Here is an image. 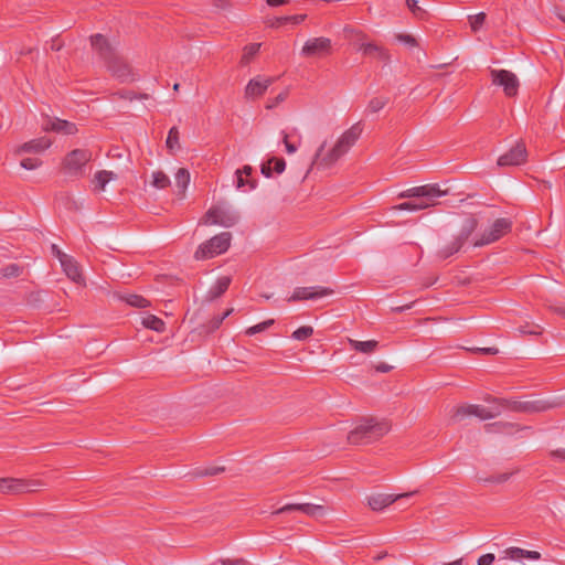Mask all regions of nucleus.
Returning <instances> with one entry per match:
<instances>
[{
    "label": "nucleus",
    "mask_w": 565,
    "mask_h": 565,
    "mask_svg": "<svg viewBox=\"0 0 565 565\" xmlns=\"http://www.w3.org/2000/svg\"><path fill=\"white\" fill-rule=\"evenodd\" d=\"M361 134L360 124H354L338 138L332 147L327 148L326 142L321 143L315 154L313 163L323 168L332 167L355 145Z\"/></svg>",
    "instance_id": "obj_1"
},
{
    "label": "nucleus",
    "mask_w": 565,
    "mask_h": 565,
    "mask_svg": "<svg viewBox=\"0 0 565 565\" xmlns=\"http://www.w3.org/2000/svg\"><path fill=\"white\" fill-rule=\"evenodd\" d=\"M391 430V425L385 420L364 418L348 434V441L352 445L371 444Z\"/></svg>",
    "instance_id": "obj_2"
},
{
    "label": "nucleus",
    "mask_w": 565,
    "mask_h": 565,
    "mask_svg": "<svg viewBox=\"0 0 565 565\" xmlns=\"http://www.w3.org/2000/svg\"><path fill=\"white\" fill-rule=\"evenodd\" d=\"M507 406L508 402L503 399H495L492 405L488 407L478 404H463L455 408L452 418L458 422L471 416L482 420L491 419L500 415L502 408Z\"/></svg>",
    "instance_id": "obj_3"
},
{
    "label": "nucleus",
    "mask_w": 565,
    "mask_h": 565,
    "mask_svg": "<svg viewBox=\"0 0 565 565\" xmlns=\"http://www.w3.org/2000/svg\"><path fill=\"white\" fill-rule=\"evenodd\" d=\"M232 235L228 232L220 233L202 243L194 253L198 260L213 258L225 253L231 245Z\"/></svg>",
    "instance_id": "obj_4"
},
{
    "label": "nucleus",
    "mask_w": 565,
    "mask_h": 565,
    "mask_svg": "<svg viewBox=\"0 0 565 565\" xmlns=\"http://www.w3.org/2000/svg\"><path fill=\"white\" fill-rule=\"evenodd\" d=\"M237 220L238 216L227 205L215 204L206 211L200 224L231 227Z\"/></svg>",
    "instance_id": "obj_5"
},
{
    "label": "nucleus",
    "mask_w": 565,
    "mask_h": 565,
    "mask_svg": "<svg viewBox=\"0 0 565 565\" xmlns=\"http://www.w3.org/2000/svg\"><path fill=\"white\" fill-rule=\"evenodd\" d=\"M44 483L38 479L0 478V493L20 494L34 492Z\"/></svg>",
    "instance_id": "obj_6"
},
{
    "label": "nucleus",
    "mask_w": 565,
    "mask_h": 565,
    "mask_svg": "<svg viewBox=\"0 0 565 565\" xmlns=\"http://www.w3.org/2000/svg\"><path fill=\"white\" fill-rule=\"evenodd\" d=\"M476 228L477 220L473 217L466 218L459 234L440 249L441 257L447 258L459 252Z\"/></svg>",
    "instance_id": "obj_7"
},
{
    "label": "nucleus",
    "mask_w": 565,
    "mask_h": 565,
    "mask_svg": "<svg viewBox=\"0 0 565 565\" xmlns=\"http://www.w3.org/2000/svg\"><path fill=\"white\" fill-rule=\"evenodd\" d=\"M333 50L332 41L329 38L319 36L308 39L300 54L308 58H323L331 55Z\"/></svg>",
    "instance_id": "obj_8"
},
{
    "label": "nucleus",
    "mask_w": 565,
    "mask_h": 565,
    "mask_svg": "<svg viewBox=\"0 0 565 565\" xmlns=\"http://www.w3.org/2000/svg\"><path fill=\"white\" fill-rule=\"evenodd\" d=\"M491 82L503 88L505 96L514 97L519 90V79L514 73L508 70H490Z\"/></svg>",
    "instance_id": "obj_9"
},
{
    "label": "nucleus",
    "mask_w": 565,
    "mask_h": 565,
    "mask_svg": "<svg viewBox=\"0 0 565 565\" xmlns=\"http://www.w3.org/2000/svg\"><path fill=\"white\" fill-rule=\"evenodd\" d=\"M92 160V152L87 149H75L66 154L63 168L71 175L83 173L85 166Z\"/></svg>",
    "instance_id": "obj_10"
},
{
    "label": "nucleus",
    "mask_w": 565,
    "mask_h": 565,
    "mask_svg": "<svg viewBox=\"0 0 565 565\" xmlns=\"http://www.w3.org/2000/svg\"><path fill=\"white\" fill-rule=\"evenodd\" d=\"M512 223L508 218L495 220L490 227L483 232L481 238L475 242V246L491 244L511 231Z\"/></svg>",
    "instance_id": "obj_11"
},
{
    "label": "nucleus",
    "mask_w": 565,
    "mask_h": 565,
    "mask_svg": "<svg viewBox=\"0 0 565 565\" xmlns=\"http://www.w3.org/2000/svg\"><path fill=\"white\" fill-rule=\"evenodd\" d=\"M292 511H299L311 518H322L324 516L329 509L322 504H313V503H288L284 507L277 509L273 514H281Z\"/></svg>",
    "instance_id": "obj_12"
},
{
    "label": "nucleus",
    "mask_w": 565,
    "mask_h": 565,
    "mask_svg": "<svg viewBox=\"0 0 565 565\" xmlns=\"http://www.w3.org/2000/svg\"><path fill=\"white\" fill-rule=\"evenodd\" d=\"M527 151L522 141L516 142L508 152L498 158L497 164L499 167H515L526 162Z\"/></svg>",
    "instance_id": "obj_13"
},
{
    "label": "nucleus",
    "mask_w": 565,
    "mask_h": 565,
    "mask_svg": "<svg viewBox=\"0 0 565 565\" xmlns=\"http://www.w3.org/2000/svg\"><path fill=\"white\" fill-rule=\"evenodd\" d=\"M332 294L333 289L322 286L297 287L287 301L295 302L301 300H313Z\"/></svg>",
    "instance_id": "obj_14"
},
{
    "label": "nucleus",
    "mask_w": 565,
    "mask_h": 565,
    "mask_svg": "<svg viewBox=\"0 0 565 565\" xmlns=\"http://www.w3.org/2000/svg\"><path fill=\"white\" fill-rule=\"evenodd\" d=\"M446 192L441 191L437 184H425L419 186H414L411 189H407L398 194V198L405 199V198H440L445 195Z\"/></svg>",
    "instance_id": "obj_15"
},
{
    "label": "nucleus",
    "mask_w": 565,
    "mask_h": 565,
    "mask_svg": "<svg viewBox=\"0 0 565 565\" xmlns=\"http://www.w3.org/2000/svg\"><path fill=\"white\" fill-rule=\"evenodd\" d=\"M90 43L93 50L105 62V64L111 62L115 57H117L115 49L111 46V44L104 35L95 34L90 36Z\"/></svg>",
    "instance_id": "obj_16"
},
{
    "label": "nucleus",
    "mask_w": 565,
    "mask_h": 565,
    "mask_svg": "<svg viewBox=\"0 0 565 565\" xmlns=\"http://www.w3.org/2000/svg\"><path fill=\"white\" fill-rule=\"evenodd\" d=\"M415 492L402 494L376 493L367 498V504L373 511H382L401 498L413 495Z\"/></svg>",
    "instance_id": "obj_17"
},
{
    "label": "nucleus",
    "mask_w": 565,
    "mask_h": 565,
    "mask_svg": "<svg viewBox=\"0 0 565 565\" xmlns=\"http://www.w3.org/2000/svg\"><path fill=\"white\" fill-rule=\"evenodd\" d=\"M108 71L121 82L132 81L130 67L118 56L106 64Z\"/></svg>",
    "instance_id": "obj_18"
},
{
    "label": "nucleus",
    "mask_w": 565,
    "mask_h": 565,
    "mask_svg": "<svg viewBox=\"0 0 565 565\" xmlns=\"http://www.w3.org/2000/svg\"><path fill=\"white\" fill-rule=\"evenodd\" d=\"M61 266L65 275L76 284H83L84 278L82 275L78 263L72 256H63Z\"/></svg>",
    "instance_id": "obj_19"
},
{
    "label": "nucleus",
    "mask_w": 565,
    "mask_h": 565,
    "mask_svg": "<svg viewBox=\"0 0 565 565\" xmlns=\"http://www.w3.org/2000/svg\"><path fill=\"white\" fill-rule=\"evenodd\" d=\"M359 52L364 56L374 57L383 62H387L390 60L388 52L383 46L372 41L361 43Z\"/></svg>",
    "instance_id": "obj_20"
},
{
    "label": "nucleus",
    "mask_w": 565,
    "mask_h": 565,
    "mask_svg": "<svg viewBox=\"0 0 565 565\" xmlns=\"http://www.w3.org/2000/svg\"><path fill=\"white\" fill-rule=\"evenodd\" d=\"M52 145V141L46 137H40L28 142H24L17 150V153L21 154L23 152L31 153H41L49 149Z\"/></svg>",
    "instance_id": "obj_21"
},
{
    "label": "nucleus",
    "mask_w": 565,
    "mask_h": 565,
    "mask_svg": "<svg viewBox=\"0 0 565 565\" xmlns=\"http://www.w3.org/2000/svg\"><path fill=\"white\" fill-rule=\"evenodd\" d=\"M271 79L269 78H253L248 82L246 88H245V95L248 98H256L262 96L268 86L270 85Z\"/></svg>",
    "instance_id": "obj_22"
},
{
    "label": "nucleus",
    "mask_w": 565,
    "mask_h": 565,
    "mask_svg": "<svg viewBox=\"0 0 565 565\" xmlns=\"http://www.w3.org/2000/svg\"><path fill=\"white\" fill-rule=\"evenodd\" d=\"M503 558L520 561L522 558H527L531 561H539L541 558V554L536 551H527L521 547H508L503 551Z\"/></svg>",
    "instance_id": "obj_23"
},
{
    "label": "nucleus",
    "mask_w": 565,
    "mask_h": 565,
    "mask_svg": "<svg viewBox=\"0 0 565 565\" xmlns=\"http://www.w3.org/2000/svg\"><path fill=\"white\" fill-rule=\"evenodd\" d=\"M552 405L548 402L535 399V401H525V402H515L513 403L512 408L521 412H543L551 408Z\"/></svg>",
    "instance_id": "obj_24"
},
{
    "label": "nucleus",
    "mask_w": 565,
    "mask_h": 565,
    "mask_svg": "<svg viewBox=\"0 0 565 565\" xmlns=\"http://www.w3.org/2000/svg\"><path fill=\"white\" fill-rule=\"evenodd\" d=\"M286 169V161L282 158L271 157L262 164L260 171L266 178H270L273 171L280 174Z\"/></svg>",
    "instance_id": "obj_25"
},
{
    "label": "nucleus",
    "mask_w": 565,
    "mask_h": 565,
    "mask_svg": "<svg viewBox=\"0 0 565 565\" xmlns=\"http://www.w3.org/2000/svg\"><path fill=\"white\" fill-rule=\"evenodd\" d=\"M51 130L63 135H75L78 129L74 122L55 118L50 122Z\"/></svg>",
    "instance_id": "obj_26"
},
{
    "label": "nucleus",
    "mask_w": 565,
    "mask_h": 565,
    "mask_svg": "<svg viewBox=\"0 0 565 565\" xmlns=\"http://www.w3.org/2000/svg\"><path fill=\"white\" fill-rule=\"evenodd\" d=\"M348 342L351 349L364 354H371L375 352L379 347V342L376 340L358 341L354 339H348Z\"/></svg>",
    "instance_id": "obj_27"
},
{
    "label": "nucleus",
    "mask_w": 565,
    "mask_h": 565,
    "mask_svg": "<svg viewBox=\"0 0 565 565\" xmlns=\"http://www.w3.org/2000/svg\"><path fill=\"white\" fill-rule=\"evenodd\" d=\"M343 32L345 39L349 40L358 51L359 47L361 46V43L369 42L367 35L361 30L351 26H345Z\"/></svg>",
    "instance_id": "obj_28"
},
{
    "label": "nucleus",
    "mask_w": 565,
    "mask_h": 565,
    "mask_svg": "<svg viewBox=\"0 0 565 565\" xmlns=\"http://www.w3.org/2000/svg\"><path fill=\"white\" fill-rule=\"evenodd\" d=\"M306 18H307L306 14H295V15L279 17V18H274V19L268 20L267 24L270 28H279V26H281L284 24H287V23L300 24L301 22H303L306 20Z\"/></svg>",
    "instance_id": "obj_29"
},
{
    "label": "nucleus",
    "mask_w": 565,
    "mask_h": 565,
    "mask_svg": "<svg viewBox=\"0 0 565 565\" xmlns=\"http://www.w3.org/2000/svg\"><path fill=\"white\" fill-rule=\"evenodd\" d=\"M116 178L117 175L113 171L102 170L96 172L94 175L95 190L104 191L107 183Z\"/></svg>",
    "instance_id": "obj_30"
},
{
    "label": "nucleus",
    "mask_w": 565,
    "mask_h": 565,
    "mask_svg": "<svg viewBox=\"0 0 565 565\" xmlns=\"http://www.w3.org/2000/svg\"><path fill=\"white\" fill-rule=\"evenodd\" d=\"M231 285V278L228 276L220 277L210 289L212 298L222 296Z\"/></svg>",
    "instance_id": "obj_31"
},
{
    "label": "nucleus",
    "mask_w": 565,
    "mask_h": 565,
    "mask_svg": "<svg viewBox=\"0 0 565 565\" xmlns=\"http://www.w3.org/2000/svg\"><path fill=\"white\" fill-rule=\"evenodd\" d=\"M166 146L170 153H175L180 149V131L177 127L170 128L166 140Z\"/></svg>",
    "instance_id": "obj_32"
},
{
    "label": "nucleus",
    "mask_w": 565,
    "mask_h": 565,
    "mask_svg": "<svg viewBox=\"0 0 565 565\" xmlns=\"http://www.w3.org/2000/svg\"><path fill=\"white\" fill-rule=\"evenodd\" d=\"M141 323L145 328L157 332H162L164 331L166 328V323L163 322V320L153 315H148L143 317Z\"/></svg>",
    "instance_id": "obj_33"
},
{
    "label": "nucleus",
    "mask_w": 565,
    "mask_h": 565,
    "mask_svg": "<svg viewBox=\"0 0 565 565\" xmlns=\"http://www.w3.org/2000/svg\"><path fill=\"white\" fill-rule=\"evenodd\" d=\"M513 472H501L490 477H479L478 481L483 484H501L507 482Z\"/></svg>",
    "instance_id": "obj_34"
},
{
    "label": "nucleus",
    "mask_w": 565,
    "mask_h": 565,
    "mask_svg": "<svg viewBox=\"0 0 565 565\" xmlns=\"http://www.w3.org/2000/svg\"><path fill=\"white\" fill-rule=\"evenodd\" d=\"M174 180L177 186L183 192L190 183V172L184 168H180L174 175Z\"/></svg>",
    "instance_id": "obj_35"
},
{
    "label": "nucleus",
    "mask_w": 565,
    "mask_h": 565,
    "mask_svg": "<svg viewBox=\"0 0 565 565\" xmlns=\"http://www.w3.org/2000/svg\"><path fill=\"white\" fill-rule=\"evenodd\" d=\"M122 300L127 305H129L131 307H136V308H146L149 306V301L139 295L129 294V295L124 296Z\"/></svg>",
    "instance_id": "obj_36"
},
{
    "label": "nucleus",
    "mask_w": 565,
    "mask_h": 565,
    "mask_svg": "<svg viewBox=\"0 0 565 565\" xmlns=\"http://www.w3.org/2000/svg\"><path fill=\"white\" fill-rule=\"evenodd\" d=\"M388 103V98L384 96H377L370 99L367 104V110L372 114L379 113L382 110L386 104Z\"/></svg>",
    "instance_id": "obj_37"
},
{
    "label": "nucleus",
    "mask_w": 565,
    "mask_h": 565,
    "mask_svg": "<svg viewBox=\"0 0 565 565\" xmlns=\"http://www.w3.org/2000/svg\"><path fill=\"white\" fill-rule=\"evenodd\" d=\"M170 184L169 177L162 171L153 172L152 174V185L158 189H166Z\"/></svg>",
    "instance_id": "obj_38"
},
{
    "label": "nucleus",
    "mask_w": 565,
    "mask_h": 565,
    "mask_svg": "<svg viewBox=\"0 0 565 565\" xmlns=\"http://www.w3.org/2000/svg\"><path fill=\"white\" fill-rule=\"evenodd\" d=\"M313 334V328L310 326H302L295 330L291 338L297 341H305Z\"/></svg>",
    "instance_id": "obj_39"
},
{
    "label": "nucleus",
    "mask_w": 565,
    "mask_h": 565,
    "mask_svg": "<svg viewBox=\"0 0 565 565\" xmlns=\"http://www.w3.org/2000/svg\"><path fill=\"white\" fill-rule=\"evenodd\" d=\"M274 322H275L274 319L265 320V321H263L260 323H257L255 326H252V327L247 328L245 333L247 335H254L256 333L263 332L266 329H268L269 327H271L274 324Z\"/></svg>",
    "instance_id": "obj_40"
},
{
    "label": "nucleus",
    "mask_w": 565,
    "mask_h": 565,
    "mask_svg": "<svg viewBox=\"0 0 565 565\" xmlns=\"http://www.w3.org/2000/svg\"><path fill=\"white\" fill-rule=\"evenodd\" d=\"M232 311H233L232 309H228L224 313H222L221 316H217V317H214L213 319H211L209 321V323L206 324V330L209 332H212V331L218 329L220 326L222 324V322L224 321V319L226 317H228L232 313Z\"/></svg>",
    "instance_id": "obj_41"
},
{
    "label": "nucleus",
    "mask_w": 565,
    "mask_h": 565,
    "mask_svg": "<svg viewBox=\"0 0 565 565\" xmlns=\"http://www.w3.org/2000/svg\"><path fill=\"white\" fill-rule=\"evenodd\" d=\"M486 21V13L479 12L475 15L469 17V22L472 31H478Z\"/></svg>",
    "instance_id": "obj_42"
},
{
    "label": "nucleus",
    "mask_w": 565,
    "mask_h": 565,
    "mask_svg": "<svg viewBox=\"0 0 565 565\" xmlns=\"http://www.w3.org/2000/svg\"><path fill=\"white\" fill-rule=\"evenodd\" d=\"M281 138L287 153L292 154L298 150L300 141L298 143L291 142L286 131H281Z\"/></svg>",
    "instance_id": "obj_43"
},
{
    "label": "nucleus",
    "mask_w": 565,
    "mask_h": 565,
    "mask_svg": "<svg viewBox=\"0 0 565 565\" xmlns=\"http://www.w3.org/2000/svg\"><path fill=\"white\" fill-rule=\"evenodd\" d=\"M259 49H260L259 43H253V44L246 45L244 49L243 60L245 62H248L254 55H256L258 53Z\"/></svg>",
    "instance_id": "obj_44"
},
{
    "label": "nucleus",
    "mask_w": 565,
    "mask_h": 565,
    "mask_svg": "<svg viewBox=\"0 0 565 565\" xmlns=\"http://www.w3.org/2000/svg\"><path fill=\"white\" fill-rule=\"evenodd\" d=\"M42 164V161L38 158H25L21 160L20 166L25 170H34Z\"/></svg>",
    "instance_id": "obj_45"
},
{
    "label": "nucleus",
    "mask_w": 565,
    "mask_h": 565,
    "mask_svg": "<svg viewBox=\"0 0 565 565\" xmlns=\"http://www.w3.org/2000/svg\"><path fill=\"white\" fill-rule=\"evenodd\" d=\"M406 3L414 15H416L419 19H423L425 17L426 12L418 6L417 0H406Z\"/></svg>",
    "instance_id": "obj_46"
},
{
    "label": "nucleus",
    "mask_w": 565,
    "mask_h": 565,
    "mask_svg": "<svg viewBox=\"0 0 565 565\" xmlns=\"http://www.w3.org/2000/svg\"><path fill=\"white\" fill-rule=\"evenodd\" d=\"M439 198H418V199H415L414 202H415V205H420V210H425V209H428L430 206H434L436 205L437 203V200Z\"/></svg>",
    "instance_id": "obj_47"
},
{
    "label": "nucleus",
    "mask_w": 565,
    "mask_h": 565,
    "mask_svg": "<svg viewBox=\"0 0 565 565\" xmlns=\"http://www.w3.org/2000/svg\"><path fill=\"white\" fill-rule=\"evenodd\" d=\"M420 207H422L420 205H415L414 201H409V202H404V203L397 204L393 209L398 210V211L416 212V211H420Z\"/></svg>",
    "instance_id": "obj_48"
},
{
    "label": "nucleus",
    "mask_w": 565,
    "mask_h": 565,
    "mask_svg": "<svg viewBox=\"0 0 565 565\" xmlns=\"http://www.w3.org/2000/svg\"><path fill=\"white\" fill-rule=\"evenodd\" d=\"M494 559H495L494 554L488 553V554L481 555L478 558L477 564L478 565H492Z\"/></svg>",
    "instance_id": "obj_49"
},
{
    "label": "nucleus",
    "mask_w": 565,
    "mask_h": 565,
    "mask_svg": "<svg viewBox=\"0 0 565 565\" xmlns=\"http://www.w3.org/2000/svg\"><path fill=\"white\" fill-rule=\"evenodd\" d=\"M222 565H248L244 558H224L220 561Z\"/></svg>",
    "instance_id": "obj_50"
},
{
    "label": "nucleus",
    "mask_w": 565,
    "mask_h": 565,
    "mask_svg": "<svg viewBox=\"0 0 565 565\" xmlns=\"http://www.w3.org/2000/svg\"><path fill=\"white\" fill-rule=\"evenodd\" d=\"M397 41L404 43V44H407L409 46H415L416 45V41L415 39L409 35V34H398L396 36Z\"/></svg>",
    "instance_id": "obj_51"
},
{
    "label": "nucleus",
    "mask_w": 565,
    "mask_h": 565,
    "mask_svg": "<svg viewBox=\"0 0 565 565\" xmlns=\"http://www.w3.org/2000/svg\"><path fill=\"white\" fill-rule=\"evenodd\" d=\"M374 369H375L376 372L387 373V372L393 370V366L387 364V363L381 362V363L376 364L374 366Z\"/></svg>",
    "instance_id": "obj_52"
},
{
    "label": "nucleus",
    "mask_w": 565,
    "mask_h": 565,
    "mask_svg": "<svg viewBox=\"0 0 565 565\" xmlns=\"http://www.w3.org/2000/svg\"><path fill=\"white\" fill-rule=\"evenodd\" d=\"M51 249H52V254L60 260V263L62 262V257L63 256H68L67 254L63 253L57 245L53 244L51 246Z\"/></svg>",
    "instance_id": "obj_53"
},
{
    "label": "nucleus",
    "mask_w": 565,
    "mask_h": 565,
    "mask_svg": "<svg viewBox=\"0 0 565 565\" xmlns=\"http://www.w3.org/2000/svg\"><path fill=\"white\" fill-rule=\"evenodd\" d=\"M19 274V267L17 265H10L4 268V276H17Z\"/></svg>",
    "instance_id": "obj_54"
},
{
    "label": "nucleus",
    "mask_w": 565,
    "mask_h": 565,
    "mask_svg": "<svg viewBox=\"0 0 565 565\" xmlns=\"http://www.w3.org/2000/svg\"><path fill=\"white\" fill-rule=\"evenodd\" d=\"M516 332L520 334V335H523V334H541V331L540 330H527L526 327H519L516 329Z\"/></svg>",
    "instance_id": "obj_55"
},
{
    "label": "nucleus",
    "mask_w": 565,
    "mask_h": 565,
    "mask_svg": "<svg viewBox=\"0 0 565 565\" xmlns=\"http://www.w3.org/2000/svg\"><path fill=\"white\" fill-rule=\"evenodd\" d=\"M252 167L250 166H244L242 169L237 170L236 172L241 173L242 175L249 177L252 174Z\"/></svg>",
    "instance_id": "obj_56"
},
{
    "label": "nucleus",
    "mask_w": 565,
    "mask_h": 565,
    "mask_svg": "<svg viewBox=\"0 0 565 565\" xmlns=\"http://www.w3.org/2000/svg\"><path fill=\"white\" fill-rule=\"evenodd\" d=\"M267 4L270 7H279L288 2V0H266Z\"/></svg>",
    "instance_id": "obj_57"
},
{
    "label": "nucleus",
    "mask_w": 565,
    "mask_h": 565,
    "mask_svg": "<svg viewBox=\"0 0 565 565\" xmlns=\"http://www.w3.org/2000/svg\"><path fill=\"white\" fill-rule=\"evenodd\" d=\"M552 456L565 460V449H557L552 452Z\"/></svg>",
    "instance_id": "obj_58"
},
{
    "label": "nucleus",
    "mask_w": 565,
    "mask_h": 565,
    "mask_svg": "<svg viewBox=\"0 0 565 565\" xmlns=\"http://www.w3.org/2000/svg\"><path fill=\"white\" fill-rule=\"evenodd\" d=\"M236 175H237V188H243L248 183V181H246L241 173L236 172Z\"/></svg>",
    "instance_id": "obj_59"
},
{
    "label": "nucleus",
    "mask_w": 565,
    "mask_h": 565,
    "mask_svg": "<svg viewBox=\"0 0 565 565\" xmlns=\"http://www.w3.org/2000/svg\"><path fill=\"white\" fill-rule=\"evenodd\" d=\"M553 311L565 318V307H554Z\"/></svg>",
    "instance_id": "obj_60"
},
{
    "label": "nucleus",
    "mask_w": 565,
    "mask_h": 565,
    "mask_svg": "<svg viewBox=\"0 0 565 565\" xmlns=\"http://www.w3.org/2000/svg\"><path fill=\"white\" fill-rule=\"evenodd\" d=\"M482 351L491 354H495L498 352V350L493 348L482 349Z\"/></svg>",
    "instance_id": "obj_61"
},
{
    "label": "nucleus",
    "mask_w": 565,
    "mask_h": 565,
    "mask_svg": "<svg viewBox=\"0 0 565 565\" xmlns=\"http://www.w3.org/2000/svg\"><path fill=\"white\" fill-rule=\"evenodd\" d=\"M179 88H180V84H179V83H175V84L173 85V90L178 92V90H179Z\"/></svg>",
    "instance_id": "obj_62"
},
{
    "label": "nucleus",
    "mask_w": 565,
    "mask_h": 565,
    "mask_svg": "<svg viewBox=\"0 0 565 565\" xmlns=\"http://www.w3.org/2000/svg\"><path fill=\"white\" fill-rule=\"evenodd\" d=\"M284 99H285V95L284 94H279L278 97H277V102L284 100Z\"/></svg>",
    "instance_id": "obj_63"
},
{
    "label": "nucleus",
    "mask_w": 565,
    "mask_h": 565,
    "mask_svg": "<svg viewBox=\"0 0 565 565\" xmlns=\"http://www.w3.org/2000/svg\"><path fill=\"white\" fill-rule=\"evenodd\" d=\"M558 18H559L563 22H565V13H559V14H558Z\"/></svg>",
    "instance_id": "obj_64"
}]
</instances>
